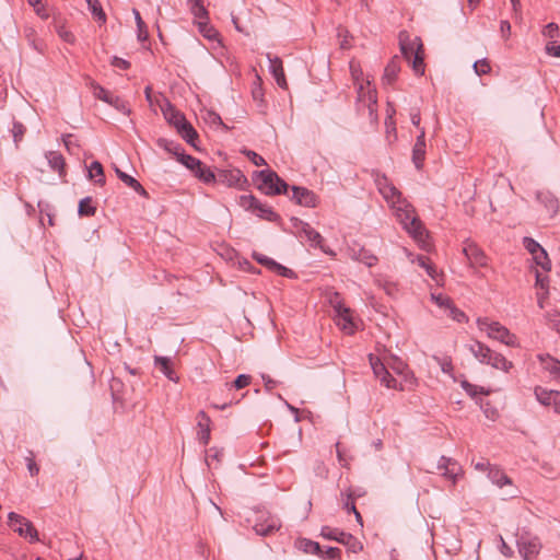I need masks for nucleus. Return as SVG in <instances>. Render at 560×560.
Returning <instances> with one entry per match:
<instances>
[{
    "instance_id": "obj_1",
    "label": "nucleus",
    "mask_w": 560,
    "mask_h": 560,
    "mask_svg": "<svg viewBox=\"0 0 560 560\" xmlns=\"http://www.w3.org/2000/svg\"><path fill=\"white\" fill-rule=\"evenodd\" d=\"M375 183L380 194L392 208L404 230L417 242H423L427 236V231L419 218L415 215L413 207L401 196V192L386 176L377 177Z\"/></svg>"
},
{
    "instance_id": "obj_2",
    "label": "nucleus",
    "mask_w": 560,
    "mask_h": 560,
    "mask_svg": "<svg viewBox=\"0 0 560 560\" xmlns=\"http://www.w3.org/2000/svg\"><path fill=\"white\" fill-rule=\"evenodd\" d=\"M357 89V106L359 112L366 110L372 122H376L377 116V92L371 84L370 77L355 86Z\"/></svg>"
},
{
    "instance_id": "obj_3",
    "label": "nucleus",
    "mask_w": 560,
    "mask_h": 560,
    "mask_svg": "<svg viewBox=\"0 0 560 560\" xmlns=\"http://www.w3.org/2000/svg\"><path fill=\"white\" fill-rule=\"evenodd\" d=\"M477 325L481 331L487 332L489 338L498 340L509 347L517 346L516 336L499 322H492L488 318H478Z\"/></svg>"
},
{
    "instance_id": "obj_4",
    "label": "nucleus",
    "mask_w": 560,
    "mask_h": 560,
    "mask_svg": "<svg viewBox=\"0 0 560 560\" xmlns=\"http://www.w3.org/2000/svg\"><path fill=\"white\" fill-rule=\"evenodd\" d=\"M320 536L325 539L336 540L345 545L351 552L358 553L363 549V545L351 534L330 526H323Z\"/></svg>"
},
{
    "instance_id": "obj_5",
    "label": "nucleus",
    "mask_w": 560,
    "mask_h": 560,
    "mask_svg": "<svg viewBox=\"0 0 560 560\" xmlns=\"http://www.w3.org/2000/svg\"><path fill=\"white\" fill-rule=\"evenodd\" d=\"M259 176L261 178V185L259 188L266 195L287 194L289 186L277 175V173L269 170H264L259 173Z\"/></svg>"
},
{
    "instance_id": "obj_6",
    "label": "nucleus",
    "mask_w": 560,
    "mask_h": 560,
    "mask_svg": "<svg viewBox=\"0 0 560 560\" xmlns=\"http://www.w3.org/2000/svg\"><path fill=\"white\" fill-rule=\"evenodd\" d=\"M238 203L245 210H252L259 218L270 222L277 221L279 218V215L270 207L259 202L253 195H242L240 197Z\"/></svg>"
},
{
    "instance_id": "obj_7",
    "label": "nucleus",
    "mask_w": 560,
    "mask_h": 560,
    "mask_svg": "<svg viewBox=\"0 0 560 560\" xmlns=\"http://www.w3.org/2000/svg\"><path fill=\"white\" fill-rule=\"evenodd\" d=\"M369 360L374 375L380 380L382 385L387 388L404 390V386H398V382L388 372L385 362H383L381 358L370 354Z\"/></svg>"
},
{
    "instance_id": "obj_8",
    "label": "nucleus",
    "mask_w": 560,
    "mask_h": 560,
    "mask_svg": "<svg viewBox=\"0 0 560 560\" xmlns=\"http://www.w3.org/2000/svg\"><path fill=\"white\" fill-rule=\"evenodd\" d=\"M8 517L10 526L14 527L21 536L28 538L32 542L38 540L37 530L28 520L14 512H10Z\"/></svg>"
},
{
    "instance_id": "obj_9",
    "label": "nucleus",
    "mask_w": 560,
    "mask_h": 560,
    "mask_svg": "<svg viewBox=\"0 0 560 560\" xmlns=\"http://www.w3.org/2000/svg\"><path fill=\"white\" fill-rule=\"evenodd\" d=\"M93 94L96 98L109 104L118 112L122 113L124 115H130L131 109L129 108L128 104L120 98L119 96L112 95L107 90H105L100 84L93 83Z\"/></svg>"
},
{
    "instance_id": "obj_10",
    "label": "nucleus",
    "mask_w": 560,
    "mask_h": 560,
    "mask_svg": "<svg viewBox=\"0 0 560 560\" xmlns=\"http://www.w3.org/2000/svg\"><path fill=\"white\" fill-rule=\"evenodd\" d=\"M293 226L296 229L299 236L305 238L312 247H318L324 253H327L323 247V236L314 230L311 224L302 220L294 219Z\"/></svg>"
},
{
    "instance_id": "obj_11",
    "label": "nucleus",
    "mask_w": 560,
    "mask_h": 560,
    "mask_svg": "<svg viewBox=\"0 0 560 560\" xmlns=\"http://www.w3.org/2000/svg\"><path fill=\"white\" fill-rule=\"evenodd\" d=\"M386 368L393 370L396 374L402 376L404 381L410 385L415 383V376L408 369V365L397 355L388 353L381 359Z\"/></svg>"
},
{
    "instance_id": "obj_12",
    "label": "nucleus",
    "mask_w": 560,
    "mask_h": 560,
    "mask_svg": "<svg viewBox=\"0 0 560 560\" xmlns=\"http://www.w3.org/2000/svg\"><path fill=\"white\" fill-rule=\"evenodd\" d=\"M281 527L280 520L269 513H259L255 520L254 529L257 535L268 536Z\"/></svg>"
},
{
    "instance_id": "obj_13",
    "label": "nucleus",
    "mask_w": 560,
    "mask_h": 560,
    "mask_svg": "<svg viewBox=\"0 0 560 560\" xmlns=\"http://www.w3.org/2000/svg\"><path fill=\"white\" fill-rule=\"evenodd\" d=\"M159 102V107L165 118V120L177 129L183 128L187 122L185 116L178 112L165 97H162Z\"/></svg>"
},
{
    "instance_id": "obj_14",
    "label": "nucleus",
    "mask_w": 560,
    "mask_h": 560,
    "mask_svg": "<svg viewBox=\"0 0 560 560\" xmlns=\"http://www.w3.org/2000/svg\"><path fill=\"white\" fill-rule=\"evenodd\" d=\"M463 254L468 260L470 267H486L488 258L483 250L474 242L466 240L463 247Z\"/></svg>"
},
{
    "instance_id": "obj_15",
    "label": "nucleus",
    "mask_w": 560,
    "mask_h": 560,
    "mask_svg": "<svg viewBox=\"0 0 560 560\" xmlns=\"http://www.w3.org/2000/svg\"><path fill=\"white\" fill-rule=\"evenodd\" d=\"M518 551L524 560H530L540 551L541 544L537 537L521 536L517 540Z\"/></svg>"
},
{
    "instance_id": "obj_16",
    "label": "nucleus",
    "mask_w": 560,
    "mask_h": 560,
    "mask_svg": "<svg viewBox=\"0 0 560 560\" xmlns=\"http://www.w3.org/2000/svg\"><path fill=\"white\" fill-rule=\"evenodd\" d=\"M399 46L402 56L408 60H410L417 52L420 54L422 51V43L420 38L415 37L411 39L409 34L405 31L399 33Z\"/></svg>"
},
{
    "instance_id": "obj_17",
    "label": "nucleus",
    "mask_w": 560,
    "mask_h": 560,
    "mask_svg": "<svg viewBox=\"0 0 560 560\" xmlns=\"http://www.w3.org/2000/svg\"><path fill=\"white\" fill-rule=\"evenodd\" d=\"M436 468L442 471V476L453 483L457 481L458 476L462 472V468L458 463L450 457L441 456Z\"/></svg>"
},
{
    "instance_id": "obj_18",
    "label": "nucleus",
    "mask_w": 560,
    "mask_h": 560,
    "mask_svg": "<svg viewBox=\"0 0 560 560\" xmlns=\"http://www.w3.org/2000/svg\"><path fill=\"white\" fill-rule=\"evenodd\" d=\"M335 312H336V323L337 325L347 334L351 335L355 331V324L353 322V318L351 316V311L350 308L341 305V304H337L335 306Z\"/></svg>"
},
{
    "instance_id": "obj_19",
    "label": "nucleus",
    "mask_w": 560,
    "mask_h": 560,
    "mask_svg": "<svg viewBox=\"0 0 560 560\" xmlns=\"http://www.w3.org/2000/svg\"><path fill=\"white\" fill-rule=\"evenodd\" d=\"M292 199L300 206L314 208L318 203V197L314 191L300 186L292 187Z\"/></svg>"
},
{
    "instance_id": "obj_20",
    "label": "nucleus",
    "mask_w": 560,
    "mask_h": 560,
    "mask_svg": "<svg viewBox=\"0 0 560 560\" xmlns=\"http://www.w3.org/2000/svg\"><path fill=\"white\" fill-rule=\"evenodd\" d=\"M425 156V130L420 129L412 149V162L417 170H421Z\"/></svg>"
},
{
    "instance_id": "obj_21",
    "label": "nucleus",
    "mask_w": 560,
    "mask_h": 560,
    "mask_svg": "<svg viewBox=\"0 0 560 560\" xmlns=\"http://www.w3.org/2000/svg\"><path fill=\"white\" fill-rule=\"evenodd\" d=\"M536 199L541 203L549 217H555L559 210V202L555 195L548 190H538L536 192Z\"/></svg>"
},
{
    "instance_id": "obj_22",
    "label": "nucleus",
    "mask_w": 560,
    "mask_h": 560,
    "mask_svg": "<svg viewBox=\"0 0 560 560\" xmlns=\"http://www.w3.org/2000/svg\"><path fill=\"white\" fill-rule=\"evenodd\" d=\"M267 59L269 61V71L275 78L277 84L282 89L287 88V81L281 59L279 57L272 56L271 54H267Z\"/></svg>"
},
{
    "instance_id": "obj_23",
    "label": "nucleus",
    "mask_w": 560,
    "mask_h": 560,
    "mask_svg": "<svg viewBox=\"0 0 560 560\" xmlns=\"http://www.w3.org/2000/svg\"><path fill=\"white\" fill-rule=\"evenodd\" d=\"M154 366L163 373L170 381L177 383L178 376L172 366V360L168 357H154Z\"/></svg>"
},
{
    "instance_id": "obj_24",
    "label": "nucleus",
    "mask_w": 560,
    "mask_h": 560,
    "mask_svg": "<svg viewBox=\"0 0 560 560\" xmlns=\"http://www.w3.org/2000/svg\"><path fill=\"white\" fill-rule=\"evenodd\" d=\"M374 283L390 298H396L399 292L398 283L385 275H376Z\"/></svg>"
},
{
    "instance_id": "obj_25",
    "label": "nucleus",
    "mask_w": 560,
    "mask_h": 560,
    "mask_svg": "<svg viewBox=\"0 0 560 560\" xmlns=\"http://www.w3.org/2000/svg\"><path fill=\"white\" fill-rule=\"evenodd\" d=\"M534 395L537 401L542 406L552 407L553 400H556L557 397H560V392L536 386L534 389Z\"/></svg>"
},
{
    "instance_id": "obj_26",
    "label": "nucleus",
    "mask_w": 560,
    "mask_h": 560,
    "mask_svg": "<svg viewBox=\"0 0 560 560\" xmlns=\"http://www.w3.org/2000/svg\"><path fill=\"white\" fill-rule=\"evenodd\" d=\"M488 478L493 485L498 486L499 488H502L504 486H512V480L506 476V474L502 469L495 466L489 467Z\"/></svg>"
},
{
    "instance_id": "obj_27",
    "label": "nucleus",
    "mask_w": 560,
    "mask_h": 560,
    "mask_svg": "<svg viewBox=\"0 0 560 560\" xmlns=\"http://www.w3.org/2000/svg\"><path fill=\"white\" fill-rule=\"evenodd\" d=\"M45 156L48 161L50 168L54 171H57L59 176L63 177L66 174V172H65L66 163H65L63 156L57 151H48L45 154Z\"/></svg>"
},
{
    "instance_id": "obj_28",
    "label": "nucleus",
    "mask_w": 560,
    "mask_h": 560,
    "mask_svg": "<svg viewBox=\"0 0 560 560\" xmlns=\"http://www.w3.org/2000/svg\"><path fill=\"white\" fill-rule=\"evenodd\" d=\"M198 418V439L206 445L210 440V418L203 411L199 412Z\"/></svg>"
},
{
    "instance_id": "obj_29",
    "label": "nucleus",
    "mask_w": 560,
    "mask_h": 560,
    "mask_svg": "<svg viewBox=\"0 0 560 560\" xmlns=\"http://www.w3.org/2000/svg\"><path fill=\"white\" fill-rule=\"evenodd\" d=\"M469 351L474 354V357L483 364H487L489 358L491 355V349L486 345L475 341L469 346Z\"/></svg>"
},
{
    "instance_id": "obj_30",
    "label": "nucleus",
    "mask_w": 560,
    "mask_h": 560,
    "mask_svg": "<svg viewBox=\"0 0 560 560\" xmlns=\"http://www.w3.org/2000/svg\"><path fill=\"white\" fill-rule=\"evenodd\" d=\"M400 70L398 57H394L385 67L383 74V83L390 85L397 78Z\"/></svg>"
},
{
    "instance_id": "obj_31",
    "label": "nucleus",
    "mask_w": 560,
    "mask_h": 560,
    "mask_svg": "<svg viewBox=\"0 0 560 560\" xmlns=\"http://www.w3.org/2000/svg\"><path fill=\"white\" fill-rule=\"evenodd\" d=\"M487 364L491 365L492 368L497 370H501L504 372H509L512 368V362L508 361L505 357H503L500 353L491 351V355L489 358V361Z\"/></svg>"
},
{
    "instance_id": "obj_32",
    "label": "nucleus",
    "mask_w": 560,
    "mask_h": 560,
    "mask_svg": "<svg viewBox=\"0 0 560 560\" xmlns=\"http://www.w3.org/2000/svg\"><path fill=\"white\" fill-rule=\"evenodd\" d=\"M88 177L90 179H94L95 183L98 185L105 184L104 170L98 161H94L91 163L90 167L88 168Z\"/></svg>"
},
{
    "instance_id": "obj_33",
    "label": "nucleus",
    "mask_w": 560,
    "mask_h": 560,
    "mask_svg": "<svg viewBox=\"0 0 560 560\" xmlns=\"http://www.w3.org/2000/svg\"><path fill=\"white\" fill-rule=\"evenodd\" d=\"M190 12L198 20H208V11L203 0H187Z\"/></svg>"
},
{
    "instance_id": "obj_34",
    "label": "nucleus",
    "mask_w": 560,
    "mask_h": 560,
    "mask_svg": "<svg viewBox=\"0 0 560 560\" xmlns=\"http://www.w3.org/2000/svg\"><path fill=\"white\" fill-rule=\"evenodd\" d=\"M298 547L300 550H302L303 552L305 553H310V555H317V556H322V547L318 542L316 541H313L311 539H301L299 542H298Z\"/></svg>"
},
{
    "instance_id": "obj_35",
    "label": "nucleus",
    "mask_w": 560,
    "mask_h": 560,
    "mask_svg": "<svg viewBox=\"0 0 560 560\" xmlns=\"http://www.w3.org/2000/svg\"><path fill=\"white\" fill-rule=\"evenodd\" d=\"M353 258L368 267H372L377 262V257L365 248L354 252Z\"/></svg>"
},
{
    "instance_id": "obj_36",
    "label": "nucleus",
    "mask_w": 560,
    "mask_h": 560,
    "mask_svg": "<svg viewBox=\"0 0 560 560\" xmlns=\"http://www.w3.org/2000/svg\"><path fill=\"white\" fill-rule=\"evenodd\" d=\"M158 145L162 149H164L165 151L172 153L173 155L176 156V159L184 153V149L182 148V145L177 142H174L172 140H167V139H159L158 140Z\"/></svg>"
},
{
    "instance_id": "obj_37",
    "label": "nucleus",
    "mask_w": 560,
    "mask_h": 560,
    "mask_svg": "<svg viewBox=\"0 0 560 560\" xmlns=\"http://www.w3.org/2000/svg\"><path fill=\"white\" fill-rule=\"evenodd\" d=\"M177 132L187 143H189L192 147H196L195 140L198 138V135L190 122L187 121L183 128L177 129Z\"/></svg>"
},
{
    "instance_id": "obj_38",
    "label": "nucleus",
    "mask_w": 560,
    "mask_h": 560,
    "mask_svg": "<svg viewBox=\"0 0 560 560\" xmlns=\"http://www.w3.org/2000/svg\"><path fill=\"white\" fill-rule=\"evenodd\" d=\"M544 369L547 370L555 380L560 382V361L548 357L546 360L541 359Z\"/></svg>"
},
{
    "instance_id": "obj_39",
    "label": "nucleus",
    "mask_w": 560,
    "mask_h": 560,
    "mask_svg": "<svg viewBox=\"0 0 560 560\" xmlns=\"http://www.w3.org/2000/svg\"><path fill=\"white\" fill-rule=\"evenodd\" d=\"M88 9L92 15L101 23L106 22V14L103 11L98 0H85Z\"/></svg>"
},
{
    "instance_id": "obj_40",
    "label": "nucleus",
    "mask_w": 560,
    "mask_h": 560,
    "mask_svg": "<svg viewBox=\"0 0 560 560\" xmlns=\"http://www.w3.org/2000/svg\"><path fill=\"white\" fill-rule=\"evenodd\" d=\"M95 207L92 205V198L85 197L80 200L78 212L82 217H92L95 214Z\"/></svg>"
},
{
    "instance_id": "obj_41",
    "label": "nucleus",
    "mask_w": 560,
    "mask_h": 560,
    "mask_svg": "<svg viewBox=\"0 0 560 560\" xmlns=\"http://www.w3.org/2000/svg\"><path fill=\"white\" fill-rule=\"evenodd\" d=\"M194 175L205 183H212L214 180V173L200 162V166L194 172Z\"/></svg>"
},
{
    "instance_id": "obj_42",
    "label": "nucleus",
    "mask_w": 560,
    "mask_h": 560,
    "mask_svg": "<svg viewBox=\"0 0 560 560\" xmlns=\"http://www.w3.org/2000/svg\"><path fill=\"white\" fill-rule=\"evenodd\" d=\"M225 179L230 186L242 187L246 183L245 176L238 170L229 172Z\"/></svg>"
},
{
    "instance_id": "obj_43",
    "label": "nucleus",
    "mask_w": 560,
    "mask_h": 560,
    "mask_svg": "<svg viewBox=\"0 0 560 560\" xmlns=\"http://www.w3.org/2000/svg\"><path fill=\"white\" fill-rule=\"evenodd\" d=\"M532 256L535 264L540 266L545 271H549L551 269V262L545 248L539 249L536 255Z\"/></svg>"
},
{
    "instance_id": "obj_44",
    "label": "nucleus",
    "mask_w": 560,
    "mask_h": 560,
    "mask_svg": "<svg viewBox=\"0 0 560 560\" xmlns=\"http://www.w3.org/2000/svg\"><path fill=\"white\" fill-rule=\"evenodd\" d=\"M132 13L135 15V20H136V23H137L138 39L139 40H145L148 38L147 25L143 22L141 15H140V12L137 9H133Z\"/></svg>"
},
{
    "instance_id": "obj_45",
    "label": "nucleus",
    "mask_w": 560,
    "mask_h": 560,
    "mask_svg": "<svg viewBox=\"0 0 560 560\" xmlns=\"http://www.w3.org/2000/svg\"><path fill=\"white\" fill-rule=\"evenodd\" d=\"M177 161L180 162L183 165H185L192 173L195 172V170L197 167L200 166V162H201L200 160H198L189 154H186L185 152L177 158Z\"/></svg>"
},
{
    "instance_id": "obj_46",
    "label": "nucleus",
    "mask_w": 560,
    "mask_h": 560,
    "mask_svg": "<svg viewBox=\"0 0 560 560\" xmlns=\"http://www.w3.org/2000/svg\"><path fill=\"white\" fill-rule=\"evenodd\" d=\"M462 387L472 398L477 397L478 395H489V390L485 389L483 387L470 384L467 381L462 382Z\"/></svg>"
},
{
    "instance_id": "obj_47",
    "label": "nucleus",
    "mask_w": 560,
    "mask_h": 560,
    "mask_svg": "<svg viewBox=\"0 0 560 560\" xmlns=\"http://www.w3.org/2000/svg\"><path fill=\"white\" fill-rule=\"evenodd\" d=\"M546 318L549 327L560 335V312L557 310L550 311L546 314Z\"/></svg>"
},
{
    "instance_id": "obj_48",
    "label": "nucleus",
    "mask_w": 560,
    "mask_h": 560,
    "mask_svg": "<svg viewBox=\"0 0 560 560\" xmlns=\"http://www.w3.org/2000/svg\"><path fill=\"white\" fill-rule=\"evenodd\" d=\"M349 68L355 86H358L362 80H366V78H363V71L358 62L351 61Z\"/></svg>"
},
{
    "instance_id": "obj_49",
    "label": "nucleus",
    "mask_w": 560,
    "mask_h": 560,
    "mask_svg": "<svg viewBox=\"0 0 560 560\" xmlns=\"http://www.w3.org/2000/svg\"><path fill=\"white\" fill-rule=\"evenodd\" d=\"M200 33L208 39L212 40L218 36L217 31L209 26L207 20H199L198 22Z\"/></svg>"
},
{
    "instance_id": "obj_50",
    "label": "nucleus",
    "mask_w": 560,
    "mask_h": 560,
    "mask_svg": "<svg viewBox=\"0 0 560 560\" xmlns=\"http://www.w3.org/2000/svg\"><path fill=\"white\" fill-rule=\"evenodd\" d=\"M115 173L117 175V177L124 183L126 184L127 186H129L130 188H132L133 190H136V188L139 186V182L133 178L132 176L128 175L127 173L120 171L119 168H115Z\"/></svg>"
},
{
    "instance_id": "obj_51",
    "label": "nucleus",
    "mask_w": 560,
    "mask_h": 560,
    "mask_svg": "<svg viewBox=\"0 0 560 560\" xmlns=\"http://www.w3.org/2000/svg\"><path fill=\"white\" fill-rule=\"evenodd\" d=\"M523 246L530 255H536L542 248L538 242L527 236L523 238Z\"/></svg>"
},
{
    "instance_id": "obj_52",
    "label": "nucleus",
    "mask_w": 560,
    "mask_h": 560,
    "mask_svg": "<svg viewBox=\"0 0 560 560\" xmlns=\"http://www.w3.org/2000/svg\"><path fill=\"white\" fill-rule=\"evenodd\" d=\"M412 69L417 75H422L424 73V63L422 52H417L412 56Z\"/></svg>"
},
{
    "instance_id": "obj_53",
    "label": "nucleus",
    "mask_w": 560,
    "mask_h": 560,
    "mask_svg": "<svg viewBox=\"0 0 560 560\" xmlns=\"http://www.w3.org/2000/svg\"><path fill=\"white\" fill-rule=\"evenodd\" d=\"M62 141H63V144H65L67 151L71 154H74L75 149L79 148V144H78L74 136L71 133H67L62 137Z\"/></svg>"
},
{
    "instance_id": "obj_54",
    "label": "nucleus",
    "mask_w": 560,
    "mask_h": 560,
    "mask_svg": "<svg viewBox=\"0 0 560 560\" xmlns=\"http://www.w3.org/2000/svg\"><path fill=\"white\" fill-rule=\"evenodd\" d=\"M558 32H559V26L558 24L551 22V23H548L544 30H542V35L547 38H550V39H555L558 37Z\"/></svg>"
},
{
    "instance_id": "obj_55",
    "label": "nucleus",
    "mask_w": 560,
    "mask_h": 560,
    "mask_svg": "<svg viewBox=\"0 0 560 560\" xmlns=\"http://www.w3.org/2000/svg\"><path fill=\"white\" fill-rule=\"evenodd\" d=\"M253 257L257 262L264 265L265 267H267L270 270L272 269L273 266H276V260H273L272 258H270L266 255H262L259 253H254Z\"/></svg>"
},
{
    "instance_id": "obj_56",
    "label": "nucleus",
    "mask_w": 560,
    "mask_h": 560,
    "mask_svg": "<svg viewBox=\"0 0 560 560\" xmlns=\"http://www.w3.org/2000/svg\"><path fill=\"white\" fill-rule=\"evenodd\" d=\"M472 67L478 75L487 74L491 70L490 65L486 59L475 61Z\"/></svg>"
},
{
    "instance_id": "obj_57",
    "label": "nucleus",
    "mask_w": 560,
    "mask_h": 560,
    "mask_svg": "<svg viewBox=\"0 0 560 560\" xmlns=\"http://www.w3.org/2000/svg\"><path fill=\"white\" fill-rule=\"evenodd\" d=\"M431 298L436 303V305H439L442 308L448 310L453 305V303L450 300V298L444 296L442 294H434V293H432Z\"/></svg>"
},
{
    "instance_id": "obj_58",
    "label": "nucleus",
    "mask_w": 560,
    "mask_h": 560,
    "mask_svg": "<svg viewBox=\"0 0 560 560\" xmlns=\"http://www.w3.org/2000/svg\"><path fill=\"white\" fill-rule=\"evenodd\" d=\"M24 132H25V127L23 126V124H21L19 121H14L13 126H12V135H13V139H14L15 143H18L19 141L22 140Z\"/></svg>"
},
{
    "instance_id": "obj_59",
    "label": "nucleus",
    "mask_w": 560,
    "mask_h": 560,
    "mask_svg": "<svg viewBox=\"0 0 560 560\" xmlns=\"http://www.w3.org/2000/svg\"><path fill=\"white\" fill-rule=\"evenodd\" d=\"M250 380L252 377L247 374H240L234 383H233V386L236 388V389H242L244 387H246L247 385H249L250 383Z\"/></svg>"
},
{
    "instance_id": "obj_60",
    "label": "nucleus",
    "mask_w": 560,
    "mask_h": 560,
    "mask_svg": "<svg viewBox=\"0 0 560 560\" xmlns=\"http://www.w3.org/2000/svg\"><path fill=\"white\" fill-rule=\"evenodd\" d=\"M57 33L60 36V38H62L65 42H67L69 44L74 43V39H75L74 35L69 30H67L65 26H59L57 30Z\"/></svg>"
},
{
    "instance_id": "obj_61",
    "label": "nucleus",
    "mask_w": 560,
    "mask_h": 560,
    "mask_svg": "<svg viewBox=\"0 0 560 560\" xmlns=\"http://www.w3.org/2000/svg\"><path fill=\"white\" fill-rule=\"evenodd\" d=\"M145 100L148 101L149 105L153 107L155 104L159 106V102L163 97L162 95L153 96L152 95V89L150 85L145 86L144 89Z\"/></svg>"
},
{
    "instance_id": "obj_62",
    "label": "nucleus",
    "mask_w": 560,
    "mask_h": 560,
    "mask_svg": "<svg viewBox=\"0 0 560 560\" xmlns=\"http://www.w3.org/2000/svg\"><path fill=\"white\" fill-rule=\"evenodd\" d=\"M271 271H275L278 275L287 277V278H292L294 276V272L291 269L280 265L277 261H276V266L272 267Z\"/></svg>"
},
{
    "instance_id": "obj_63",
    "label": "nucleus",
    "mask_w": 560,
    "mask_h": 560,
    "mask_svg": "<svg viewBox=\"0 0 560 560\" xmlns=\"http://www.w3.org/2000/svg\"><path fill=\"white\" fill-rule=\"evenodd\" d=\"M271 271H275L278 275L287 277V278H292L294 276V272L291 269L280 265L277 261H276V266L272 267Z\"/></svg>"
},
{
    "instance_id": "obj_64",
    "label": "nucleus",
    "mask_w": 560,
    "mask_h": 560,
    "mask_svg": "<svg viewBox=\"0 0 560 560\" xmlns=\"http://www.w3.org/2000/svg\"><path fill=\"white\" fill-rule=\"evenodd\" d=\"M546 52L549 55V56H553V57H560V44L557 45L555 43H549L547 44L546 46Z\"/></svg>"
}]
</instances>
